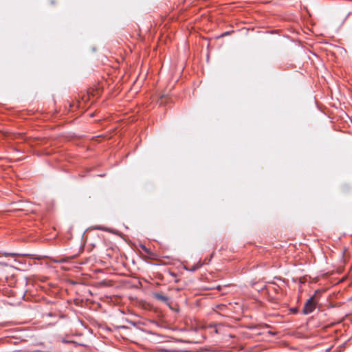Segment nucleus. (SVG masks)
<instances>
[{
  "label": "nucleus",
  "instance_id": "obj_1",
  "mask_svg": "<svg viewBox=\"0 0 352 352\" xmlns=\"http://www.w3.org/2000/svg\"><path fill=\"white\" fill-rule=\"evenodd\" d=\"M320 295V291L316 290L314 294L307 300L302 309V313L304 314H309L315 309Z\"/></svg>",
  "mask_w": 352,
  "mask_h": 352
},
{
  "label": "nucleus",
  "instance_id": "obj_2",
  "mask_svg": "<svg viewBox=\"0 0 352 352\" xmlns=\"http://www.w3.org/2000/svg\"><path fill=\"white\" fill-rule=\"evenodd\" d=\"M155 298H157L161 301H163V302H166L168 300V297L163 295L162 294H160V293L155 294Z\"/></svg>",
  "mask_w": 352,
  "mask_h": 352
},
{
  "label": "nucleus",
  "instance_id": "obj_3",
  "mask_svg": "<svg viewBox=\"0 0 352 352\" xmlns=\"http://www.w3.org/2000/svg\"><path fill=\"white\" fill-rule=\"evenodd\" d=\"M141 248H142V250H143L145 253H146V254H149V255H150V256H154V254H153V252H151L148 248H147L146 246H144V245H141Z\"/></svg>",
  "mask_w": 352,
  "mask_h": 352
},
{
  "label": "nucleus",
  "instance_id": "obj_4",
  "mask_svg": "<svg viewBox=\"0 0 352 352\" xmlns=\"http://www.w3.org/2000/svg\"><path fill=\"white\" fill-rule=\"evenodd\" d=\"M5 256H13L14 255V254H11V253H5L4 254Z\"/></svg>",
  "mask_w": 352,
  "mask_h": 352
},
{
  "label": "nucleus",
  "instance_id": "obj_5",
  "mask_svg": "<svg viewBox=\"0 0 352 352\" xmlns=\"http://www.w3.org/2000/svg\"><path fill=\"white\" fill-rule=\"evenodd\" d=\"M164 98H166V97H165L164 96H161V98H160V99L162 100L161 103H163V102H164V101H163V99H164Z\"/></svg>",
  "mask_w": 352,
  "mask_h": 352
}]
</instances>
